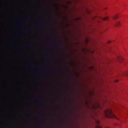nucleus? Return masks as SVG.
I'll use <instances>...</instances> for the list:
<instances>
[{
    "mask_svg": "<svg viewBox=\"0 0 128 128\" xmlns=\"http://www.w3.org/2000/svg\"><path fill=\"white\" fill-rule=\"evenodd\" d=\"M104 113L105 116L108 118H115L116 117L114 114L112 110L110 109H108L105 110Z\"/></svg>",
    "mask_w": 128,
    "mask_h": 128,
    "instance_id": "f257e3e1",
    "label": "nucleus"
},
{
    "mask_svg": "<svg viewBox=\"0 0 128 128\" xmlns=\"http://www.w3.org/2000/svg\"><path fill=\"white\" fill-rule=\"evenodd\" d=\"M121 23L119 21L117 22L115 24H114V25L115 26H121Z\"/></svg>",
    "mask_w": 128,
    "mask_h": 128,
    "instance_id": "f03ea898",
    "label": "nucleus"
},
{
    "mask_svg": "<svg viewBox=\"0 0 128 128\" xmlns=\"http://www.w3.org/2000/svg\"><path fill=\"white\" fill-rule=\"evenodd\" d=\"M101 18L103 20H108L109 19L108 18V17H106L104 18Z\"/></svg>",
    "mask_w": 128,
    "mask_h": 128,
    "instance_id": "7ed1b4c3",
    "label": "nucleus"
},
{
    "mask_svg": "<svg viewBox=\"0 0 128 128\" xmlns=\"http://www.w3.org/2000/svg\"><path fill=\"white\" fill-rule=\"evenodd\" d=\"M118 18V15L117 14L115 16H114L113 18L114 19H116Z\"/></svg>",
    "mask_w": 128,
    "mask_h": 128,
    "instance_id": "20e7f679",
    "label": "nucleus"
},
{
    "mask_svg": "<svg viewBox=\"0 0 128 128\" xmlns=\"http://www.w3.org/2000/svg\"><path fill=\"white\" fill-rule=\"evenodd\" d=\"M123 74L124 75L128 76V71L124 73Z\"/></svg>",
    "mask_w": 128,
    "mask_h": 128,
    "instance_id": "39448f33",
    "label": "nucleus"
},
{
    "mask_svg": "<svg viewBox=\"0 0 128 128\" xmlns=\"http://www.w3.org/2000/svg\"><path fill=\"white\" fill-rule=\"evenodd\" d=\"M95 128H102L99 125H98L96 126Z\"/></svg>",
    "mask_w": 128,
    "mask_h": 128,
    "instance_id": "423d86ee",
    "label": "nucleus"
},
{
    "mask_svg": "<svg viewBox=\"0 0 128 128\" xmlns=\"http://www.w3.org/2000/svg\"><path fill=\"white\" fill-rule=\"evenodd\" d=\"M97 121V123L98 124H99V121H98V120H97L96 121Z\"/></svg>",
    "mask_w": 128,
    "mask_h": 128,
    "instance_id": "0eeeda50",
    "label": "nucleus"
},
{
    "mask_svg": "<svg viewBox=\"0 0 128 128\" xmlns=\"http://www.w3.org/2000/svg\"><path fill=\"white\" fill-rule=\"evenodd\" d=\"M118 80H115V82H118Z\"/></svg>",
    "mask_w": 128,
    "mask_h": 128,
    "instance_id": "6e6552de",
    "label": "nucleus"
},
{
    "mask_svg": "<svg viewBox=\"0 0 128 128\" xmlns=\"http://www.w3.org/2000/svg\"><path fill=\"white\" fill-rule=\"evenodd\" d=\"M111 42V41H109L108 42V43H110Z\"/></svg>",
    "mask_w": 128,
    "mask_h": 128,
    "instance_id": "1a4fd4ad",
    "label": "nucleus"
},
{
    "mask_svg": "<svg viewBox=\"0 0 128 128\" xmlns=\"http://www.w3.org/2000/svg\"><path fill=\"white\" fill-rule=\"evenodd\" d=\"M15 73H16V74L18 73V72H15Z\"/></svg>",
    "mask_w": 128,
    "mask_h": 128,
    "instance_id": "9d476101",
    "label": "nucleus"
},
{
    "mask_svg": "<svg viewBox=\"0 0 128 128\" xmlns=\"http://www.w3.org/2000/svg\"><path fill=\"white\" fill-rule=\"evenodd\" d=\"M65 90H66V91H67V90L66 89H65Z\"/></svg>",
    "mask_w": 128,
    "mask_h": 128,
    "instance_id": "9b49d317",
    "label": "nucleus"
},
{
    "mask_svg": "<svg viewBox=\"0 0 128 128\" xmlns=\"http://www.w3.org/2000/svg\"><path fill=\"white\" fill-rule=\"evenodd\" d=\"M52 95H53V96H54V94H53Z\"/></svg>",
    "mask_w": 128,
    "mask_h": 128,
    "instance_id": "f8f14e48",
    "label": "nucleus"
},
{
    "mask_svg": "<svg viewBox=\"0 0 128 128\" xmlns=\"http://www.w3.org/2000/svg\"><path fill=\"white\" fill-rule=\"evenodd\" d=\"M120 58L122 60L123 59L122 58Z\"/></svg>",
    "mask_w": 128,
    "mask_h": 128,
    "instance_id": "ddd939ff",
    "label": "nucleus"
},
{
    "mask_svg": "<svg viewBox=\"0 0 128 128\" xmlns=\"http://www.w3.org/2000/svg\"><path fill=\"white\" fill-rule=\"evenodd\" d=\"M107 9V8H106L105 9Z\"/></svg>",
    "mask_w": 128,
    "mask_h": 128,
    "instance_id": "4468645a",
    "label": "nucleus"
},
{
    "mask_svg": "<svg viewBox=\"0 0 128 128\" xmlns=\"http://www.w3.org/2000/svg\"><path fill=\"white\" fill-rule=\"evenodd\" d=\"M7 55H9V54H7Z\"/></svg>",
    "mask_w": 128,
    "mask_h": 128,
    "instance_id": "2eb2a0df",
    "label": "nucleus"
},
{
    "mask_svg": "<svg viewBox=\"0 0 128 128\" xmlns=\"http://www.w3.org/2000/svg\"><path fill=\"white\" fill-rule=\"evenodd\" d=\"M44 127H45V126H44Z\"/></svg>",
    "mask_w": 128,
    "mask_h": 128,
    "instance_id": "dca6fc26",
    "label": "nucleus"
}]
</instances>
